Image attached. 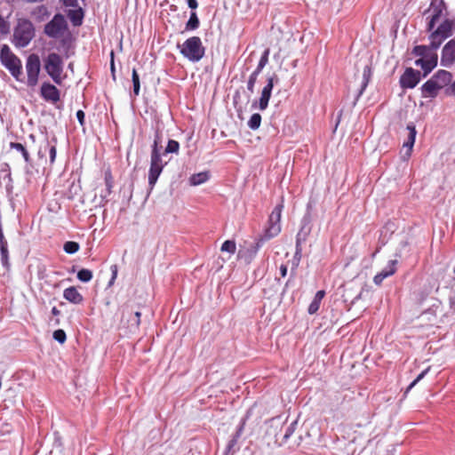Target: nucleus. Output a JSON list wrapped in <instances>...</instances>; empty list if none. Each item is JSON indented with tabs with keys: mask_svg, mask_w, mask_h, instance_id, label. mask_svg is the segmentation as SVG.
<instances>
[{
	"mask_svg": "<svg viewBox=\"0 0 455 455\" xmlns=\"http://www.w3.org/2000/svg\"><path fill=\"white\" fill-rule=\"evenodd\" d=\"M179 149V142L174 140H169L165 149L164 150V152H162L161 147H159V136H156L154 143L152 145L150 156V167L148 171V185L150 187V189H153L160 174L163 172L164 167L168 163V161H164L163 159V156L170 153L178 154Z\"/></svg>",
	"mask_w": 455,
	"mask_h": 455,
	"instance_id": "1",
	"label": "nucleus"
},
{
	"mask_svg": "<svg viewBox=\"0 0 455 455\" xmlns=\"http://www.w3.org/2000/svg\"><path fill=\"white\" fill-rule=\"evenodd\" d=\"M283 208V205L282 204H277L274 208L269 216L268 226L266 228L264 235L255 243L247 248L246 251L243 252L240 251L241 257H244L247 262H251L252 260L259 248L266 241L276 236L281 232L280 220Z\"/></svg>",
	"mask_w": 455,
	"mask_h": 455,
	"instance_id": "2",
	"label": "nucleus"
},
{
	"mask_svg": "<svg viewBox=\"0 0 455 455\" xmlns=\"http://www.w3.org/2000/svg\"><path fill=\"white\" fill-rule=\"evenodd\" d=\"M1 64L10 72L16 81L25 82V76L22 72V63L7 44H3L0 50Z\"/></svg>",
	"mask_w": 455,
	"mask_h": 455,
	"instance_id": "3",
	"label": "nucleus"
},
{
	"mask_svg": "<svg viewBox=\"0 0 455 455\" xmlns=\"http://www.w3.org/2000/svg\"><path fill=\"white\" fill-rule=\"evenodd\" d=\"M35 36V28L28 20H20L14 28L12 44L18 48H24L31 42Z\"/></svg>",
	"mask_w": 455,
	"mask_h": 455,
	"instance_id": "4",
	"label": "nucleus"
},
{
	"mask_svg": "<svg viewBox=\"0 0 455 455\" xmlns=\"http://www.w3.org/2000/svg\"><path fill=\"white\" fill-rule=\"evenodd\" d=\"M44 68L55 84H61L64 62L60 54L56 52L49 53L44 59Z\"/></svg>",
	"mask_w": 455,
	"mask_h": 455,
	"instance_id": "5",
	"label": "nucleus"
},
{
	"mask_svg": "<svg viewBox=\"0 0 455 455\" xmlns=\"http://www.w3.org/2000/svg\"><path fill=\"white\" fill-rule=\"evenodd\" d=\"M180 53L192 62H198L204 55V47L202 40L198 36H191L188 38L181 45H178Z\"/></svg>",
	"mask_w": 455,
	"mask_h": 455,
	"instance_id": "6",
	"label": "nucleus"
},
{
	"mask_svg": "<svg viewBox=\"0 0 455 455\" xmlns=\"http://www.w3.org/2000/svg\"><path fill=\"white\" fill-rule=\"evenodd\" d=\"M27 79L24 83L28 87L34 88L38 84L39 74L41 70L40 58L36 53H31L28 56L25 64Z\"/></svg>",
	"mask_w": 455,
	"mask_h": 455,
	"instance_id": "7",
	"label": "nucleus"
},
{
	"mask_svg": "<svg viewBox=\"0 0 455 455\" xmlns=\"http://www.w3.org/2000/svg\"><path fill=\"white\" fill-rule=\"evenodd\" d=\"M67 30V20H65V17L60 13L55 14L53 18L44 26V33L51 38H59Z\"/></svg>",
	"mask_w": 455,
	"mask_h": 455,
	"instance_id": "8",
	"label": "nucleus"
},
{
	"mask_svg": "<svg viewBox=\"0 0 455 455\" xmlns=\"http://www.w3.org/2000/svg\"><path fill=\"white\" fill-rule=\"evenodd\" d=\"M445 10V4L443 0H432L429 8L425 11L424 14L427 15V19L429 20L427 29L433 30L435 23L439 20Z\"/></svg>",
	"mask_w": 455,
	"mask_h": 455,
	"instance_id": "9",
	"label": "nucleus"
},
{
	"mask_svg": "<svg viewBox=\"0 0 455 455\" xmlns=\"http://www.w3.org/2000/svg\"><path fill=\"white\" fill-rule=\"evenodd\" d=\"M275 81H278V77L275 75L267 77V84H265L261 91L260 98L259 99L258 101H254L252 103V108H258L261 111L267 109L271 97Z\"/></svg>",
	"mask_w": 455,
	"mask_h": 455,
	"instance_id": "10",
	"label": "nucleus"
},
{
	"mask_svg": "<svg viewBox=\"0 0 455 455\" xmlns=\"http://www.w3.org/2000/svg\"><path fill=\"white\" fill-rule=\"evenodd\" d=\"M420 81V72L413 69L412 68H407L404 73L400 77V84L403 88L412 89Z\"/></svg>",
	"mask_w": 455,
	"mask_h": 455,
	"instance_id": "11",
	"label": "nucleus"
},
{
	"mask_svg": "<svg viewBox=\"0 0 455 455\" xmlns=\"http://www.w3.org/2000/svg\"><path fill=\"white\" fill-rule=\"evenodd\" d=\"M40 95L45 101L52 103H56L60 99V92L59 89L49 82L42 84Z\"/></svg>",
	"mask_w": 455,
	"mask_h": 455,
	"instance_id": "12",
	"label": "nucleus"
},
{
	"mask_svg": "<svg viewBox=\"0 0 455 455\" xmlns=\"http://www.w3.org/2000/svg\"><path fill=\"white\" fill-rule=\"evenodd\" d=\"M455 61V40H450L443 48L441 65L446 68L451 67Z\"/></svg>",
	"mask_w": 455,
	"mask_h": 455,
	"instance_id": "13",
	"label": "nucleus"
},
{
	"mask_svg": "<svg viewBox=\"0 0 455 455\" xmlns=\"http://www.w3.org/2000/svg\"><path fill=\"white\" fill-rule=\"evenodd\" d=\"M415 65L420 67L424 71V76H427L437 65V55L433 54L427 58H419Z\"/></svg>",
	"mask_w": 455,
	"mask_h": 455,
	"instance_id": "14",
	"label": "nucleus"
},
{
	"mask_svg": "<svg viewBox=\"0 0 455 455\" xmlns=\"http://www.w3.org/2000/svg\"><path fill=\"white\" fill-rule=\"evenodd\" d=\"M396 263H397V260H395V259L389 260L387 265L385 267V268L382 269L381 272L378 273L374 276V278H373L374 283L377 285H380L385 278L395 274Z\"/></svg>",
	"mask_w": 455,
	"mask_h": 455,
	"instance_id": "15",
	"label": "nucleus"
},
{
	"mask_svg": "<svg viewBox=\"0 0 455 455\" xmlns=\"http://www.w3.org/2000/svg\"><path fill=\"white\" fill-rule=\"evenodd\" d=\"M63 298L75 305L81 304L84 300L82 294L74 286H70L64 290Z\"/></svg>",
	"mask_w": 455,
	"mask_h": 455,
	"instance_id": "16",
	"label": "nucleus"
},
{
	"mask_svg": "<svg viewBox=\"0 0 455 455\" xmlns=\"http://www.w3.org/2000/svg\"><path fill=\"white\" fill-rule=\"evenodd\" d=\"M84 13L83 8L79 5L67 11V16L75 27L80 26L83 23Z\"/></svg>",
	"mask_w": 455,
	"mask_h": 455,
	"instance_id": "17",
	"label": "nucleus"
},
{
	"mask_svg": "<svg viewBox=\"0 0 455 455\" xmlns=\"http://www.w3.org/2000/svg\"><path fill=\"white\" fill-rule=\"evenodd\" d=\"M440 89V85H438L434 80L430 78L421 87L422 96L424 98L435 97Z\"/></svg>",
	"mask_w": 455,
	"mask_h": 455,
	"instance_id": "18",
	"label": "nucleus"
},
{
	"mask_svg": "<svg viewBox=\"0 0 455 455\" xmlns=\"http://www.w3.org/2000/svg\"><path fill=\"white\" fill-rule=\"evenodd\" d=\"M407 130H408V137H407V140H405L403 144V147L405 149V155L407 156H411V150H412V148H413V145H414V142H415V139H416V134H417V132H416V128L413 124H408L407 125Z\"/></svg>",
	"mask_w": 455,
	"mask_h": 455,
	"instance_id": "19",
	"label": "nucleus"
},
{
	"mask_svg": "<svg viewBox=\"0 0 455 455\" xmlns=\"http://www.w3.org/2000/svg\"><path fill=\"white\" fill-rule=\"evenodd\" d=\"M431 79L440 85V88L442 89L451 82V75L446 70H439L431 77Z\"/></svg>",
	"mask_w": 455,
	"mask_h": 455,
	"instance_id": "20",
	"label": "nucleus"
},
{
	"mask_svg": "<svg viewBox=\"0 0 455 455\" xmlns=\"http://www.w3.org/2000/svg\"><path fill=\"white\" fill-rule=\"evenodd\" d=\"M210 179L209 172H201L195 173L189 178V184L191 186H199L205 183Z\"/></svg>",
	"mask_w": 455,
	"mask_h": 455,
	"instance_id": "21",
	"label": "nucleus"
},
{
	"mask_svg": "<svg viewBox=\"0 0 455 455\" xmlns=\"http://www.w3.org/2000/svg\"><path fill=\"white\" fill-rule=\"evenodd\" d=\"M324 295H325V291L323 290L318 291L315 293V298L312 300V302L310 303L308 309H307V311L310 315H313L318 311V309L320 307L321 301L323 299Z\"/></svg>",
	"mask_w": 455,
	"mask_h": 455,
	"instance_id": "22",
	"label": "nucleus"
},
{
	"mask_svg": "<svg viewBox=\"0 0 455 455\" xmlns=\"http://www.w3.org/2000/svg\"><path fill=\"white\" fill-rule=\"evenodd\" d=\"M452 27V21L445 20L443 23L440 24L436 30L434 31V33H438V35L442 36L443 38H447L451 36Z\"/></svg>",
	"mask_w": 455,
	"mask_h": 455,
	"instance_id": "23",
	"label": "nucleus"
},
{
	"mask_svg": "<svg viewBox=\"0 0 455 455\" xmlns=\"http://www.w3.org/2000/svg\"><path fill=\"white\" fill-rule=\"evenodd\" d=\"M412 52L413 54H415L416 56H419L420 58H427L429 57L430 55L435 54L434 52H432L431 47H428L427 45H417L413 48Z\"/></svg>",
	"mask_w": 455,
	"mask_h": 455,
	"instance_id": "24",
	"label": "nucleus"
},
{
	"mask_svg": "<svg viewBox=\"0 0 455 455\" xmlns=\"http://www.w3.org/2000/svg\"><path fill=\"white\" fill-rule=\"evenodd\" d=\"M0 254L2 265L8 268L9 267V251L7 241L0 243Z\"/></svg>",
	"mask_w": 455,
	"mask_h": 455,
	"instance_id": "25",
	"label": "nucleus"
},
{
	"mask_svg": "<svg viewBox=\"0 0 455 455\" xmlns=\"http://www.w3.org/2000/svg\"><path fill=\"white\" fill-rule=\"evenodd\" d=\"M199 24H200V21L197 17V14L195 12H192L190 13L189 20L186 23V30H188V31L196 30V28H198Z\"/></svg>",
	"mask_w": 455,
	"mask_h": 455,
	"instance_id": "26",
	"label": "nucleus"
},
{
	"mask_svg": "<svg viewBox=\"0 0 455 455\" xmlns=\"http://www.w3.org/2000/svg\"><path fill=\"white\" fill-rule=\"evenodd\" d=\"M370 77H371V68L369 66H365L363 68V82H362L361 89L359 91L358 97L363 94V91L367 87Z\"/></svg>",
	"mask_w": 455,
	"mask_h": 455,
	"instance_id": "27",
	"label": "nucleus"
},
{
	"mask_svg": "<svg viewBox=\"0 0 455 455\" xmlns=\"http://www.w3.org/2000/svg\"><path fill=\"white\" fill-rule=\"evenodd\" d=\"M261 124V116L258 113L251 115V118L248 121V127L251 130H257L260 126Z\"/></svg>",
	"mask_w": 455,
	"mask_h": 455,
	"instance_id": "28",
	"label": "nucleus"
},
{
	"mask_svg": "<svg viewBox=\"0 0 455 455\" xmlns=\"http://www.w3.org/2000/svg\"><path fill=\"white\" fill-rule=\"evenodd\" d=\"M445 38H443L442 36H439L438 33H432L430 36V47L432 50H436L439 48L441 44Z\"/></svg>",
	"mask_w": 455,
	"mask_h": 455,
	"instance_id": "29",
	"label": "nucleus"
},
{
	"mask_svg": "<svg viewBox=\"0 0 455 455\" xmlns=\"http://www.w3.org/2000/svg\"><path fill=\"white\" fill-rule=\"evenodd\" d=\"M237 441L238 438L232 436V438L228 441L227 444L225 455H233L238 450Z\"/></svg>",
	"mask_w": 455,
	"mask_h": 455,
	"instance_id": "30",
	"label": "nucleus"
},
{
	"mask_svg": "<svg viewBox=\"0 0 455 455\" xmlns=\"http://www.w3.org/2000/svg\"><path fill=\"white\" fill-rule=\"evenodd\" d=\"M77 278L83 283H88L92 278V272L86 268H82L77 272Z\"/></svg>",
	"mask_w": 455,
	"mask_h": 455,
	"instance_id": "31",
	"label": "nucleus"
},
{
	"mask_svg": "<svg viewBox=\"0 0 455 455\" xmlns=\"http://www.w3.org/2000/svg\"><path fill=\"white\" fill-rule=\"evenodd\" d=\"M79 248L80 246L78 243L73 241L66 242L63 246L64 251L68 254L76 253V251H78Z\"/></svg>",
	"mask_w": 455,
	"mask_h": 455,
	"instance_id": "32",
	"label": "nucleus"
},
{
	"mask_svg": "<svg viewBox=\"0 0 455 455\" xmlns=\"http://www.w3.org/2000/svg\"><path fill=\"white\" fill-rule=\"evenodd\" d=\"M236 245L235 241L233 240H227L225 241L221 245V251H226L230 254H234L235 252Z\"/></svg>",
	"mask_w": 455,
	"mask_h": 455,
	"instance_id": "33",
	"label": "nucleus"
},
{
	"mask_svg": "<svg viewBox=\"0 0 455 455\" xmlns=\"http://www.w3.org/2000/svg\"><path fill=\"white\" fill-rule=\"evenodd\" d=\"M132 80L133 84V93L137 96L140 94V76L135 68L132 69Z\"/></svg>",
	"mask_w": 455,
	"mask_h": 455,
	"instance_id": "34",
	"label": "nucleus"
},
{
	"mask_svg": "<svg viewBox=\"0 0 455 455\" xmlns=\"http://www.w3.org/2000/svg\"><path fill=\"white\" fill-rule=\"evenodd\" d=\"M297 426V420L292 421L285 429L283 443H285L294 433Z\"/></svg>",
	"mask_w": 455,
	"mask_h": 455,
	"instance_id": "35",
	"label": "nucleus"
},
{
	"mask_svg": "<svg viewBox=\"0 0 455 455\" xmlns=\"http://www.w3.org/2000/svg\"><path fill=\"white\" fill-rule=\"evenodd\" d=\"M53 339L59 343L63 344L67 339L66 332L61 329H58L53 331Z\"/></svg>",
	"mask_w": 455,
	"mask_h": 455,
	"instance_id": "36",
	"label": "nucleus"
},
{
	"mask_svg": "<svg viewBox=\"0 0 455 455\" xmlns=\"http://www.w3.org/2000/svg\"><path fill=\"white\" fill-rule=\"evenodd\" d=\"M269 53H270V50L268 48H267L261 57H260V60L258 63V67L261 68H264L267 64L268 63V56H269Z\"/></svg>",
	"mask_w": 455,
	"mask_h": 455,
	"instance_id": "37",
	"label": "nucleus"
},
{
	"mask_svg": "<svg viewBox=\"0 0 455 455\" xmlns=\"http://www.w3.org/2000/svg\"><path fill=\"white\" fill-rule=\"evenodd\" d=\"M257 79L258 78H256L254 76H249V79L247 82V90L251 94H252L254 92V86L257 82Z\"/></svg>",
	"mask_w": 455,
	"mask_h": 455,
	"instance_id": "38",
	"label": "nucleus"
},
{
	"mask_svg": "<svg viewBox=\"0 0 455 455\" xmlns=\"http://www.w3.org/2000/svg\"><path fill=\"white\" fill-rule=\"evenodd\" d=\"M429 371V368L424 370L418 377L410 384L408 390L411 389L419 380H421Z\"/></svg>",
	"mask_w": 455,
	"mask_h": 455,
	"instance_id": "39",
	"label": "nucleus"
},
{
	"mask_svg": "<svg viewBox=\"0 0 455 455\" xmlns=\"http://www.w3.org/2000/svg\"><path fill=\"white\" fill-rule=\"evenodd\" d=\"M140 312H135L134 316L130 320L132 322V325L138 328L140 323Z\"/></svg>",
	"mask_w": 455,
	"mask_h": 455,
	"instance_id": "40",
	"label": "nucleus"
},
{
	"mask_svg": "<svg viewBox=\"0 0 455 455\" xmlns=\"http://www.w3.org/2000/svg\"><path fill=\"white\" fill-rule=\"evenodd\" d=\"M10 148L12 149H15L16 151L20 152V154L24 150H26V148L21 143H19V142H11L10 143Z\"/></svg>",
	"mask_w": 455,
	"mask_h": 455,
	"instance_id": "41",
	"label": "nucleus"
},
{
	"mask_svg": "<svg viewBox=\"0 0 455 455\" xmlns=\"http://www.w3.org/2000/svg\"><path fill=\"white\" fill-rule=\"evenodd\" d=\"M62 4L65 7L72 8V7H77L78 6V1L77 0H61Z\"/></svg>",
	"mask_w": 455,
	"mask_h": 455,
	"instance_id": "42",
	"label": "nucleus"
},
{
	"mask_svg": "<svg viewBox=\"0 0 455 455\" xmlns=\"http://www.w3.org/2000/svg\"><path fill=\"white\" fill-rule=\"evenodd\" d=\"M8 29H9V28H8L7 23L4 21V20L0 15V32L2 34H7Z\"/></svg>",
	"mask_w": 455,
	"mask_h": 455,
	"instance_id": "43",
	"label": "nucleus"
},
{
	"mask_svg": "<svg viewBox=\"0 0 455 455\" xmlns=\"http://www.w3.org/2000/svg\"><path fill=\"white\" fill-rule=\"evenodd\" d=\"M300 257H301V250L299 248V234H298L297 235V243H296V251H295V255H294V259H300Z\"/></svg>",
	"mask_w": 455,
	"mask_h": 455,
	"instance_id": "44",
	"label": "nucleus"
},
{
	"mask_svg": "<svg viewBox=\"0 0 455 455\" xmlns=\"http://www.w3.org/2000/svg\"><path fill=\"white\" fill-rule=\"evenodd\" d=\"M56 154H57V151H56V148L55 146H52L50 148V150H49V156H50V162L51 164H53L54 161H55V158H56Z\"/></svg>",
	"mask_w": 455,
	"mask_h": 455,
	"instance_id": "45",
	"label": "nucleus"
},
{
	"mask_svg": "<svg viewBox=\"0 0 455 455\" xmlns=\"http://www.w3.org/2000/svg\"><path fill=\"white\" fill-rule=\"evenodd\" d=\"M449 306L452 311H455V291H452L449 296Z\"/></svg>",
	"mask_w": 455,
	"mask_h": 455,
	"instance_id": "46",
	"label": "nucleus"
},
{
	"mask_svg": "<svg viewBox=\"0 0 455 455\" xmlns=\"http://www.w3.org/2000/svg\"><path fill=\"white\" fill-rule=\"evenodd\" d=\"M76 118H77V120H78L79 124H80L81 125H83V124H84V118H85L84 112L83 110H78V111L76 112Z\"/></svg>",
	"mask_w": 455,
	"mask_h": 455,
	"instance_id": "47",
	"label": "nucleus"
},
{
	"mask_svg": "<svg viewBox=\"0 0 455 455\" xmlns=\"http://www.w3.org/2000/svg\"><path fill=\"white\" fill-rule=\"evenodd\" d=\"M106 187H107V194L109 195L111 193L112 188V181H111V176H106Z\"/></svg>",
	"mask_w": 455,
	"mask_h": 455,
	"instance_id": "48",
	"label": "nucleus"
},
{
	"mask_svg": "<svg viewBox=\"0 0 455 455\" xmlns=\"http://www.w3.org/2000/svg\"><path fill=\"white\" fill-rule=\"evenodd\" d=\"M243 425H244V422H243L236 429V432L235 434L233 435L235 436V438H240L242 433H243Z\"/></svg>",
	"mask_w": 455,
	"mask_h": 455,
	"instance_id": "49",
	"label": "nucleus"
},
{
	"mask_svg": "<svg viewBox=\"0 0 455 455\" xmlns=\"http://www.w3.org/2000/svg\"><path fill=\"white\" fill-rule=\"evenodd\" d=\"M188 5L190 9H196L198 6L196 0H188Z\"/></svg>",
	"mask_w": 455,
	"mask_h": 455,
	"instance_id": "50",
	"label": "nucleus"
},
{
	"mask_svg": "<svg viewBox=\"0 0 455 455\" xmlns=\"http://www.w3.org/2000/svg\"><path fill=\"white\" fill-rule=\"evenodd\" d=\"M287 271H288V267H287L286 265L283 264V265L280 266V274H281L282 277L286 276Z\"/></svg>",
	"mask_w": 455,
	"mask_h": 455,
	"instance_id": "51",
	"label": "nucleus"
},
{
	"mask_svg": "<svg viewBox=\"0 0 455 455\" xmlns=\"http://www.w3.org/2000/svg\"><path fill=\"white\" fill-rule=\"evenodd\" d=\"M21 156H22V157L24 158V161H25L26 163H29V162H30V156H29V154H28V150H27V149H26V150H24V151L21 153Z\"/></svg>",
	"mask_w": 455,
	"mask_h": 455,
	"instance_id": "52",
	"label": "nucleus"
},
{
	"mask_svg": "<svg viewBox=\"0 0 455 455\" xmlns=\"http://www.w3.org/2000/svg\"><path fill=\"white\" fill-rule=\"evenodd\" d=\"M262 69L263 68L257 66L256 69L250 76L258 78V76L261 73Z\"/></svg>",
	"mask_w": 455,
	"mask_h": 455,
	"instance_id": "53",
	"label": "nucleus"
},
{
	"mask_svg": "<svg viewBox=\"0 0 455 455\" xmlns=\"http://www.w3.org/2000/svg\"><path fill=\"white\" fill-rule=\"evenodd\" d=\"M112 279H116L117 275V267L116 265L111 266Z\"/></svg>",
	"mask_w": 455,
	"mask_h": 455,
	"instance_id": "54",
	"label": "nucleus"
},
{
	"mask_svg": "<svg viewBox=\"0 0 455 455\" xmlns=\"http://www.w3.org/2000/svg\"><path fill=\"white\" fill-rule=\"evenodd\" d=\"M299 259H298L297 260L293 259L291 272H293L297 268V267L299 266Z\"/></svg>",
	"mask_w": 455,
	"mask_h": 455,
	"instance_id": "55",
	"label": "nucleus"
},
{
	"mask_svg": "<svg viewBox=\"0 0 455 455\" xmlns=\"http://www.w3.org/2000/svg\"><path fill=\"white\" fill-rule=\"evenodd\" d=\"M52 315H54V316H58V315H60V311L56 307H53L52 308Z\"/></svg>",
	"mask_w": 455,
	"mask_h": 455,
	"instance_id": "56",
	"label": "nucleus"
},
{
	"mask_svg": "<svg viewBox=\"0 0 455 455\" xmlns=\"http://www.w3.org/2000/svg\"><path fill=\"white\" fill-rule=\"evenodd\" d=\"M111 57H112V58L114 57V52H111ZM111 71H112V73H114V72H115V66H114V60H113V59L111 60Z\"/></svg>",
	"mask_w": 455,
	"mask_h": 455,
	"instance_id": "57",
	"label": "nucleus"
},
{
	"mask_svg": "<svg viewBox=\"0 0 455 455\" xmlns=\"http://www.w3.org/2000/svg\"><path fill=\"white\" fill-rule=\"evenodd\" d=\"M363 291L362 290V291H360V293H359V294H358V295L354 299V302H355V300H358V299H362V297H363Z\"/></svg>",
	"mask_w": 455,
	"mask_h": 455,
	"instance_id": "58",
	"label": "nucleus"
},
{
	"mask_svg": "<svg viewBox=\"0 0 455 455\" xmlns=\"http://www.w3.org/2000/svg\"><path fill=\"white\" fill-rule=\"evenodd\" d=\"M53 322H54V325H59L60 324V319L59 318H55L53 320Z\"/></svg>",
	"mask_w": 455,
	"mask_h": 455,
	"instance_id": "59",
	"label": "nucleus"
},
{
	"mask_svg": "<svg viewBox=\"0 0 455 455\" xmlns=\"http://www.w3.org/2000/svg\"><path fill=\"white\" fill-rule=\"evenodd\" d=\"M451 91H452L453 94H455V81L451 84Z\"/></svg>",
	"mask_w": 455,
	"mask_h": 455,
	"instance_id": "60",
	"label": "nucleus"
},
{
	"mask_svg": "<svg viewBox=\"0 0 455 455\" xmlns=\"http://www.w3.org/2000/svg\"><path fill=\"white\" fill-rule=\"evenodd\" d=\"M114 281H115V279H112V278L110 279L109 283H108L109 286L113 284Z\"/></svg>",
	"mask_w": 455,
	"mask_h": 455,
	"instance_id": "61",
	"label": "nucleus"
}]
</instances>
